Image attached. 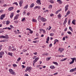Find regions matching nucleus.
<instances>
[{"instance_id":"nucleus-36","label":"nucleus","mask_w":76,"mask_h":76,"mask_svg":"<svg viewBox=\"0 0 76 76\" xmlns=\"http://www.w3.org/2000/svg\"><path fill=\"white\" fill-rule=\"evenodd\" d=\"M16 4V6L18 5V3H17V2H14V3H13V4Z\"/></svg>"},{"instance_id":"nucleus-9","label":"nucleus","mask_w":76,"mask_h":76,"mask_svg":"<svg viewBox=\"0 0 76 76\" xmlns=\"http://www.w3.org/2000/svg\"><path fill=\"white\" fill-rule=\"evenodd\" d=\"M28 70H31V67H27L26 69V72H27Z\"/></svg>"},{"instance_id":"nucleus-51","label":"nucleus","mask_w":76,"mask_h":76,"mask_svg":"<svg viewBox=\"0 0 76 76\" xmlns=\"http://www.w3.org/2000/svg\"><path fill=\"white\" fill-rule=\"evenodd\" d=\"M65 38H66V37H63L62 39L63 41H64V40H65Z\"/></svg>"},{"instance_id":"nucleus-42","label":"nucleus","mask_w":76,"mask_h":76,"mask_svg":"<svg viewBox=\"0 0 76 76\" xmlns=\"http://www.w3.org/2000/svg\"><path fill=\"white\" fill-rule=\"evenodd\" d=\"M70 20H69L68 22V25H70Z\"/></svg>"},{"instance_id":"nucleus-23","label":"nucleus","mask_w":76,"mask_h":76,"mask_svg":"<svg viewBox=\"0 0 76 76\" xmlns=\"http://www.w3.org/2000/svg\"><path fill=\"white\" fill-rule=\"evenodd\" d=\"M12 54H13L12 53H10V52H9L8 53V55H9L10 56H12Z\"/></svg>"},{"instance_id":"nucleus-27","label":"nucleus","mask_w":76,"mask_h":76,"mask_svg":"<svg viewBox=\"0 0 76 76\" xmlns=\"http://www.w3.org/2000/svg\"><path fill=\"white\" fill-rule=\"evenodd\" d=\"M66 60H67V58H65L63 59H62L60 60V61H64Z\"/></svg>"},{"instance_id":"nucleus-16","label":"nucleus","mask_w":76,"mask_h":76,"mask_svg":"<svg viewBox=\"0 0 76 76\" xmlns=\"http://www.w3.org/2000/svg\"><path fill=\"white\" fill-rule=\"evenodd\" d=\"M34 3H32L31 4V5L30 6V8H32L34 6Z\"/></svg>"},{"instance_id":"nucleus-15","label":"nucleus","mask_w":76,"mask_h":76,"mask_svg":"<svg viewBox=\"0 0 76 76\" xmlns=\"http://www.w3.org/2000/svg\"><path fill=\"white\" fill-rule=\"evenodd\" d=\"M57 2H58L59 4H61V3H62V1L60 0H57Z\"/></svg>"},{"instance_id":"nucleus-8","label":"nucleus","mask_w":76,"mask_h":76,"mask_svg":"<svg viewBox=\"0 0 76 76\" xmlns=\"http://www.w3.org/2000/svg\"><path fill=\"white\" fill-rule=\"evenodd\" d=\"M68 7H69V5H67L65 7V12H66L67 10H68Z\"/></svg>"},{"instance_id":"nucleus-11","label":"nucleus","mask_w":76,"mask_h":76,"mask_svg":"<svg viewBox=\"0 0 76 76\" xmlns=\"http://www.w3.org/2000/svg\"><path fill=\"white\" fill-rule=\"evenodd\" d=\"M13 9H14V8L13 7H10L8 9V10L10 11L12 10H13Z\"/></svg>"},{"instance_id":"nucleus-39","label":"nucleus","mask_w":76,"mask_h":76,"mask_svg":"<svg viewBox=\"0 0 76 76\" xmlns=\"http://www.w3.org/2000/svg\"><path fill=\"white\" fill-rule=\"evenodd\" d=\"M54 42H58V40L57 39H56L54 40Z\"/></svg>"},{"instance_id":"nucleus-3","label":"nucleus","mask_w":76,"mask_h":76,"mask_svg":"<svg viewBox=\"0 0 76 76\" xmlns=\"http://www.w3.org/2000/svg\"><path fill=\"white\" fill-rule=\"evenodd\" d=\"M19 17V15L18 14L16 15L15 17L14 20H16V19H18V18Z\"/></svg>"},{"instance_id":"nucleus-33","label":"nucleus","mask_w":76,"mask_h":76,"mask_svg":"<svg viewBox=\"0 0 76 76\" xmlns=\"http://www.w3.org/2000/svg\"><path fill=\"white\" fill-rule=\"evenodd\" d=\"M9 23H10V21H7L6 22V25H8Z\"/></svg>"},{"instance_id":"nucleus-50","label":"nucleus","mask_w":76,"mask_h":76,"mask_svg":"<svg viewBox=\"0 0 76 76\" xmlns=\"http://www.w3.org/2000/svg\"><path fill=\"white\" fill-rule=\"evenodd\" d=\"M50 16H54V14H51L50 15Z\"/></svg>"},{"instance_id":"nucleus-32","label":"nucleus","mask_w":76,"mask_h":76,"mask_svg":"<svg viewBox=\"0 0 76 76\" xmlns=\"http://www.w3.org/2000/svg\"><path fill=\"white\" fill-rule=\"evenodd\" d=\"M25 20V18H23L22 20V22H24Z\"/></svg>"},{"instance_id":"nucleus-43","label":"nucleus","mask_w":76,"mask_h":76,"mask_svg":"<svg viewBox=\"0 0 76 76\" xmlns=\"http://www.w3.org/2000/svg\"><path fill=\"white\" fill-rule=\"evenodd\" d=\"M26 51H27V50H25V49H23V52H26Z\"/></svg>"},{"instance_id":"nucleus-56","label":"nucleus","mask_w":76,"mask_h":76,"mask_svg":"<svg viewBox=\"0 0 76 76\" xmlns=\"http://www.w3.org/2000/svg\"><path fill=\"white\" fill-rule=\"evenodd\" d=\"M37 9H39L41 8V7L39 6H37Z\"/></svg>"},{"instance_id":"nucleus-53","label":"nucleus","mask_w":76,"mask_h":76,"mask_svg":"<svg viewBox=\"0 0 76 76\" xmlns=\"http://www.w3.org/2000/svg\"><path fill=\"white\" fill-rule=\"evenodd\" d=\"M52 5H50L49 7V8H52Z\"/></svg>"},{"instance_id":"nucleus-41","label":"nucleus","mask_w":76,"mask_h":76,"mask_svg":"<svg viewBox=\"0 0 76 76\" xmlns=\"http://www.w3.org/2000/svg\"><path fill=\"white\" fill-rule=\"evenodd\" d=\"M37 42H38V41L37 40H35L34 41H33V42H34V43H37Z\"/></svg>"},{"instance_id":"nucleus-38","label":"nucleus","mask_w":76,"mask_h":76,"mask_svg":"<svg viewBox=\"0 0 76 76\" xmlns=\"http://www.w3.org/2000/svg\"><path fill=\"white\" fill-rule=\"evenodd\" d=\"M20 60H21V58H19L17 59V61H20Z\"/></svg>"},{"instance_id":"nucleus-25","label":"nucleus","mask_w":76,"mask_h":76,"mask_svg":"<svg viewBox=\"0 0 76 76\" xmlns=\"http://www.w3.org/2000/svg\"><path fill=\"white\" fill-rule=\"evenodd\" d=\"M32 21L33 22H37V20L35 19H32Z\"/></svg>"},{"instance_id":"nucleus-58","label":"nucleus","mask_w":76,"mask_h":76,"mask_svg":"<svg viewBox=\"0 0 76 76\" xmlns=\"http://www.w3.org/2000/svg\"><path fill=\"white\" fill-rule=\"evenodd\" d=\"M58 74V72H56V73H55L54 74V75H57Z\"/></svg>"},{"instance_id":"nucleus-47","label":"nucleus","mask_w":76,"mask_h":76,"mask_svg":"<svg viewBox=\"0 0 76 76\" xmlns=\"http://www.w3.org/2000/svg\"><path fill=\"white\" fill-rule=\"evenodd\" d=\"M49 39H50V37H48L47 39V41H49Z\"/></svg>"},{"instance_id":"nucleus-45","label":"nucleus","mask_w":76,"mask_h":76,"mask_svg":"<svg viewBox=\"0 0 76 76\" xmlns=\"http://www.w3.org/2000/svg\"><path fill=\"white\" fill-rule=\"evenodd\" d=\"M26 15H27V16H29V15H30V13L28 12V13H27Z\"/></svg>"},{"instance_id":"nucleus-57","label":"nucleus","mask_w":76,"mask_h":76,"mask_svg":"<svg viewBox=\"0 0 76 76\" xmlns=\"http://www.w3.org/2000/svg\"><path fill=\"white\" fill-rule=\"evenodd\" d=\"M6 41L5 40H2L1 41V42H5Z\"/></svg>"},{"instance_id":"nucleus-4","label":"nucleus","mask_w":76,"mask_h":76,"mask_svg":"<svg viewBox=\"0 0 76 76\" xmlns=\"http://www.w3.org/2000/svg\"><path fill=\"white\" fill-rule=\"evenodd\" d=\"M0 38H6V39H8L9 38V37L3 35L0 36Z\"/></svg>"},{"instance_id":"nucleus-44","label":"nucleus","mask_w":76,"mask_h":76,"mask_svg":"<svg viewBox=\"0 0 76 76\" xmlns=\"http://www.w3.org/2000/svg\"><path fill=\"white\" fill-rule=\"evenodd\" d=\"M73 63H74V62H73V61H71L70 62L69 64H73Z\"/></svg>"},{"instance_id":"nucleus-55","label":"nucleus","mask_w":76,"mask_h":76,"mask_svg":"<svg viewBox=\"0 0 76 76\" xmlns=\"http://www.w3.org/2000/svg\"><path fill=\"white\" fill-rule=\"evenodd\" d=\"M43 34H45V30H43Z\"/></svg>"},{"instance_id":"nucleus-48","label":"nucleus","mask_w":76,"mask_h":76,"mask_svg":"<svg viewBox=\"0 0 76 76\" xmlns=\"http://www.w3.org/2000/svg\"><path fill=\"white\" fill-rule=\"evenodd\" d=\"M37 61V60H36L35 59L33 61V62L35 63H36Z\"/></svg>"},{"instance_id":"nucleus-6","label":"nucleus","mask_w":76,"mask_h":76,"mask_svg":"<svg viewBox=\"0 0 76 76\" xmlns=\"http://www.w3.org/2000/svg\"><path fill=\"white\" fill-rule=\"evenodd\" d=\"M36 3H37V4H39L40 5V4H41V1H40V0H37L36 1Z\"/></svg>"},{"instance_id":"nucleus-26","label":"nucleus","mask_w":76,"mask_h":76,"mask_svg":"<svg viewBox=\"0 0 76 76\" xmlns=\"http://www.w3.org/2000/svg\"><path fill=\"white\" fill-rule=\"evenodd\" d=\"M4 2V0H0V3H3Z\"/></svg>"},{"instance_id":"nucleus-49","label":"nucleus","mask_w":76,"mask_h":76,"mask_svg":"<svg viewBox=\"0 0 76 76\" xmlns=\"http://www.w3.org/2000/svg\"><path fill=\"white\" fill-rule=\"evenodd\" d=\"M3 46V45H1L0 46V51L1 50V47Z\"/></svg>"},{"instance_id":"nucleus-60","label":"nucleus","mask_w":76,"mask_h":76,"mask_svg":"<svg viewBox=\"0 0 76 76\" xmlns=\"http://www.w3.org/2000/svg\"><path fill=\"white\" fill-rule=\"evenodd\" d=\"M37 6H36V7H34V9H37Z\"/></svg>"},{"instance_id":"nucleus-1","label":"nucleus","mask_w":76,"mask_h":76,"mask_svg":"<svg viewBox=\"0 0 76 76\" xmlns=\"http://www.w3.org/2000/svg\"><path fill=\"white\" fill-rule=\"evenodd\" d=\"M9 71L10 73H11L12 75H16V74L15 72L13 71V70H12V69H9Z\"/></svg>"},{"instance_id":"nucleus-18","label":"nucleus","mask_w":76,"mask_h":76,"mask_svg":"<svg viewBox=\"0 0 76 76\" xmlns=\"http://www.w3.org/2000/svg\"><path fill=\"white\" fill-rule=\"evenodd\" d=\"M53 63L54 64H56V66H58V63L56 62H53Z\"/></svg>"},{"instance_id":"nucleus-19","label":"nucleus","mask_w":76,"mask_h":76,"mask_svg":"<svg viewBox=\"0 0 76 76\" xmlns=\"http://www.w3.org/2000/svg\"><path fill=\"white\" fill-rule=\"evenodd\" d=\"M50 69H55V66H50Z\"/></svg>"},{"instance_id":"nucleus-54","label":"nucleus","mask_w":76,"mask_h":76,"mask_svg":"<svg viewBox=\"0 0 76 76\" xmlns=\"http://www.w3.org/2000/svg\"><path fill=\"white\" fill-rule=\"evenodd\" d=\"M39 59V58L38 57H37V58H35V60H37V61Z\"/></svg>"},{"instance_id":"nucleus-64","label":"nucleus","mask_w":76,"mask_h":76,"mask_svg":"<svg viewBox=\"0 0 76 76\" xmlns=\"http://www.w3.org/2000/svg\"><path fill=\"white\" fill-rule=\"evenodd\" d=\"M22 46H21L19 47V48H20V49H21L22 48Z\"/></svg>"},{"instance_id":"nucleus-10","label":"nucleus","mask_w":76,"mask_h":76,"mask_svg":"<svg viewBox=\"0 0 76 76\" xmlns=\"http://www.w3.org/2000/svg\"><path fill=\"white\" fill-rule=\"evenodd\" d=\"M22 3H23V1H19V4L20 7H21V6L22 5Z\"/></svg>"},{"instance_id":"nucleus-20","label":"nucleus","mask_w":76,"mask_h":76,"mask_svg":"<svg viewBox=\"0 0 76 76\" xmlns=\"http://www.w3.org/2000/svg\"><path fill=\"white\" fill-rule=\"evenodd\" d=\"M76 22V20H73L72 21V23L73 25H75V23Z\"/></svg>"},{"instance_id":"nucleus-59","label":"nucleus","mask_w":76,"mask_h":76,"mask_svg":"<svg viewBox=\"0 0 76 76\" xmlns=\"http://www.w3.org/2000/svg\"><path fill=\"white\" fill-rule=\"evenodd\" d=\"M49 46L50 47H52V44H50V45H49Z\"/></svg>"},{"instance_id":"nucleus-13","label":"nucleus","mask_w":76,"mask_h":76,"mask_svg":"<svg viewBox=\"0 0 76 76\" xmlns=\"http://www.w3.org/2000/svg\"><path fill=\"white\" fill-rule=\"evenodd\" d=\"M67 18L65 19V20L63 23L64 25H65V24H66V22H67Z\"/></svg>"},{"instance_id":"nucleus-14","label":"nucleus","mask_w":76,"mask_h":76,"mask_svg":"<svg viewBox=\"0 0 76 76\" xmlns=\"http://www.w3.org/2000/svg\"><path fill=\"white\" fill-rule=\"evenodd\" d=\"M60 51V53H61L63 51V49L62 48L60 49V48H59V49L58 50V51Z\"/></svg>"},{"instance_id":"nucleus-52","label":"nucleus","mask_w":76,"mask_h":76,"mask_svg":"<svg viewBox=\"0 0 76 76\" xmlns=\"http://www.w3.org/2000/svg\"><path fill=\"white\" fill-rule=\"evenodd\" d=\"M10 26L11 28H14L12 25H10Z\"/></svg>"},{"instance_id":"nucleus-31","label":"nucleus","mask_w":76,"mask_h":76,"mask_svg":"<svg viewBox=\"0 0 76 76\" xmlns=\"http://www.w3.org/2000/svg\"><path fill=\"white\" fill-rule=\"evenodd\" d=\"M50 3H52L53 4L54 3V1H53V0H50Z\"/></svg>"},{"instance_id":"nucleus-28","label":"nucleus","mask_w":76,"mask_h":76,"mask_svg":"<svg viewBox=\"0 0 76 76\" xmlns=\"http://www.w3.org/2000/svg\"><path fill=\"white\" fill-rule=\"evenodd\" d=\"M51 58V57H49V58H46V60H50V59Z\"/></svg>"},{"instance_id":"nucleus-37","label":"nucleus","mask_w":76,"mask_h":76,"mask_svg":"<svg viewBox=\"0 0 76 76\" xmlns=\"http://www.w3.org/2000/svg\"><path fill=\"white\" fill-rule=\"evenodd\" d=\"M67 33H68V34H69V35H71L72 34V33L70 31H68Z\"/></svg>"},{"instance_id":"nucleus-63","label":"nucleus","mask_w":76,"mask_h":76,"mask_svg":"<svg viewBox=\"0 0 76 76\" xmlns=\"http://www.w3.org/2000/svg\"><path fill=\"white\" fill-rule=\"evenodd\" d=\"M24 76H28V75L26 74L24 75Z\"/></svg>"},{"instance_id":"nucleus-12","label":"nucleus","mask_w":76,"mask_h":76,"mask_svg":"<svg viewBox=\"0 0 76 76\" xmlns=\"http://www.w3.org/2000/svg\"><path fill=\"white\" fill-rule=\"evenodd\" d=\"M14 15V14L13 13H12L11 14V15H10V18H13V15Z\"/></svg>"},{"instance_id":"nucleus-24","label":"nucleus","mask_w":76,"mask_h":76,"mask_svg":"<svg viewBox=\"0 0 76 76\" xmlns=\"http://www.w3.org/2000/svg\"><path fill=\"white\" fill-rule=\"evenodd\" d=\"M54 34L53 33H51L50 34V36L51 37H53V36H54Z\"/></svg>"},{"instance_id":"nucleus-29","label":"nucleus","mask_w":76,"mask_h":76,"mask_svg":"<svg viewBox=\"0 0 76 76\" xmlns=\"http://www.w3.org/2000/svg\"><path fill=\"white\" fill-rule=\"evenodd\" d=\"M58 17L59 18H61V15L60 14H59L58 15Z\"/></svg>"},{"instance_id":"nucleus-22","label":"nucleus","mask_w":76,"mask_h":76,"mask_svg":"<svg viewBox=\"0 0 76 76\" xmlns=\"http://www.w3.org/2000/svg\"><path fill=\"white\" fill-rule=\"evenodd\" d=\"M4 54V52H1L0 53V55H2Z\"/></svg>"},{"instance_id":"nucleus-7","label":"nucleus","mask_w":76,"mask_h":76,"mask_svg":"<svg viewBox=\"0 0 76 76\" xmlns=\"http://www.w3.org/2000/svg\"><path fill=\"white\" fill-rule=\"evenodd\" d=\"M76 67L74 69H72L70 70V72H74V71H76Z\"/></svg>"},{"instance_id":"nucleus-62","label":"nucleus","mask_w":76,"mask_h":76,"mask_svg":"<svg viewBox=\"0 0 76 76\" xmlns=\"http://www.w3.org/2000/svg\"><path fill=\"white\" fill-rule=\"evenodd\" d=\"M58 13V11H57L56 12V14H57Z\"/></svg>"},{"instance_id":"nucleus-35","label":"nucleus","mask_w":76,"mask_h":76,"mask_svg":"<svg viewBox=\"0 0 76 76\" xmlns=\"http://www.w3.org/2000/svg\"><path fill=\"white\" fill-rule=\"evenodd\" d=\"M12 48V47L11 46H10L9 47V48H8V49H9V51H10V49H11Z\"/></svg>"},{"instance_id":"nucleus-30","label":"nucleus","mask_w":76,"mask_h":76,"mask_svg":"<svg viewBox=\"0 0 76 76\" xmlns=\"http://www.w3.org/2000/svg\"><path fill=\"white\" fill-rule=\"evenodd\" d=\"M69 29L70 31H72V32H73V30H72V28L71 27H69Z\"/></svg>"},{"instance_id":"nucleus-2","label":"nucleus","mask_w":76,"mask_h":76,"mask_svg":"<svg viewBox=\"0 0 76 76\" xmlns=\"http://www.w3.org/2000/svg\"><path fill=\"white\" fill-rule=\"evenodd\" d=\"M40 19L42 22H45V21L47 20L45 19V18H44L42 17L40 18Z\"/></svg>"},{"instance_id":"nucleus-34","label":"nucleus","mask_w":76,"mask_h":76,"mask_svg":"<svg viewBox=\"0 0 76 76\" xmlns=\"http://www.w3.org/2000/svg\"><path fill=\"white\" fill-rule=\"evenodd\" d=\"M13 66L14 67H17V65L16 64H13Z\"/></svg>"},{"instance_id":"nucleus-5","label":"nucleus","mask_w":76,"mask_h":76,"mask_svg":"<svg viewBox=\"0 0 76 76\" xmlns=\"http://www.w3.org/2000/svg\"><path fill=\"white\" fill-rule=\"evenodd\" d=\"M5 14H4L3 15H1L0 17L1 20H3L4 19V18L5 17Z\"/></svg>"},{"instance_id":"nucleus-21","label":"nucleus","mask_w":76,"mask_h":76,"mask_svg":"<svg viewBox=\"0 0 76 76\" xmlns=\"http://www.w3.org/2000/svg\"><path fill=\"white\" fill-rule=\"evenodd\" d=\"M70 13V11H68L67 12L66 15L67 16H68V15H69Z\"/></svg>"},{"instance_id":"nucleus-17","label":"nucleus","mask_w":76,"mask_h":76,"mask_svg":"<svg viewBox=\"0 0 76 76\" xmlns=\"http://www.w3.org/2000/svg\"><path fill=\"white\" fill-rule=\"evenodd\" d=\"M71 60H72V61L74 62L75 61V60L76 59V58H71Z\"/></svg>"},{"instance_id":"nucleus-40","label":"nucleus","mask_w":76,"mask_h":76,"mask_svg":"<svg viewBox=\"0 0 76 76\" xmlns=\"http://www.w3.org/2000/svg\"><path fill=\"white\" fill-rule=\"evenodd\" d=\"M28 6L27 5L25 6V7H24V8L25 9H27V8H28Z\"/></svg>"},{"instance_id":"nucleus-46","label":"nucleus","mask_w":76,"mask_h":76,"mask_svg":"<svg viewBox=\"0 0 76 76\" xmlns=\"http://www.w3.org/2000/svg\"><path fill=\"white\" fill-rule=\"evenodd\" d=\"M16 48H14L12 49V51H16Z\"/></svg>"},{"instance_id":"nucleus-61","label":"nucleus","mask_w":76,"mask_h":76,"mask_svg":"<svg viewBox=\"0 0 76 76\" xmlns=\"http://www.w3.org/2000/svg\"><path fill=\"white\" fill-rule=\"evenodd\" d=\"M30 33L31 34H32V33H33V31H31L30 32Z\"/></svg>"}]
</instances>
